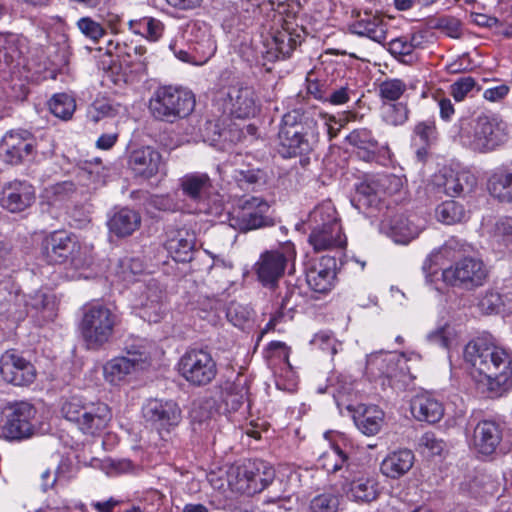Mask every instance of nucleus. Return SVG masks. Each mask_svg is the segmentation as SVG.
Segmentation results:
<instances>
[{"label":"nucleus","mask_w":512,"mask_h":512,"mask_svg":"<svg viewBox=\"0 0 512 512\" xmlns=\"http://www.w3.org/2000/svg\"><path fill=\"white\" fill-rule=\"evenodd\" d=\"M318 465L327 473H340L344 480H350L358 471V464L351 462L348 455L336 445L320 455Z\"/></svg>","instance_id":"28"},{"label":"nucleus","mask_w":512,"mask_h":512,"mask_svg":"<svg viewBox=\"0 0 512 512\" xmlns=\"http://www.w3.org/2000/svg\"><path fill=\"white\" fill-rule=\"evenodd\" d=\"M311 344L323 351H329L331 355L336 354L335 339L326 332H320L314 335Z\"/></svg>","instance_id":"64"},{"label":"nucleus","mask_w":512,"mask_h":512,"mask_svg":"<svg viewBox=\"0 0 512 512\" xmlns=\"http://www.w3.org/2000/svg\"><path fill=\"white\" fill-rule=\"evenodd\" d=\"M307 225L309 228H341L334 204L330 200L318 204L309 213Z\"/></svg>","instance_id":"42"},{"label":"nucleus","mask_w":512,"mask_h":512,"mask_svg":"<svg viewBox=\"0 0 512 512\" xmlns=\"http://www.w3.org/2000/svg\"><path fill=\"white\" fill-rule=\"evenodd\" d=\"M32 156V134L27 130H11L0 141V157L17 165Z\"/></svg>","instance_id":"19"},{"label":"nucleus","mask_w":512,"mask_h":512,"mask_svg":"<svg viewBox=\"0 0 512 512\" xmlns=\"http://www.w3.org/2000/svg\"><path fill=\"white\" fill-rule=\"evenodd\" d=\"M29 313L39 326L53 321L57 317V302L53 294L37 291L27 301Z\"/></svg>","instance_id":"33"},{"label":"nucleus","mask_w":512,"mask_h":512,"mask_svg":"<svg viewBox=\"0 0 512 512\" xmlns=\"http://www.w3.org/2000/svg\"><path fill=\"white\" fill-rule=\"evenodd\" d=\"M463 358L477 390L500 398L512 389V353L478 338L466 344Z\"/></svg>","instance_id":"1"},{"label":"nucleus","mask_w":512,"mask_h":512,"mask_svg":"<svg viewBox=\"0 0 512 512\" xmlns=\"http://www.w3.org/2000/svg\"><path fill=\"white\" fill-rule=\"evenodd\" d=\"M49 109L53 115L68 120L72 117L76 103L73 97L66 93L55 94L49 101Z\"/></svg>","instance_id":"49"},{"label":"nucleus","mask_w":512,"mask_h":512,"mask_svg":"<svg viewBox=\"0 0 512 512\" xmlns=\"http://www.w3.org/2000/svg\"><path fill=\"white\" fill-rule=\"evenodd\" d=\"M285 9L278 11V22H282L281 30H276L268 42V53L276 59L288 57L298 44L301 43V33L294 23L287 19H295L294 15L284 17Z\"/></svg>","instance_id":"18"},{"label":"nucleus","mask_w":512,"mask_h":512,"mask_svg":"<svg viewBox=\"0 0 512 512\" xmlns=\"http://www.w3.org/2000/svg\"><path fill=\"white\" fill-rule=\"evenodd\" d=\"M501 441L500 425L492 420H482L474 427L469 445L477 456L489 457L496 453Z\"/></svg>","instance_id":"20"},{"label":"nucleus","mask_w":512,"mask_h":512,"mask_svg":"<svg viewBox=\"0 0 512 512\" xmlns=\"http://www.w3.org/2000/svg\"><path fill=\"white\" fill-rule=\"evenodd\" d=\"M335 262L332 258L323 257L319 263L312 266L306 273V281L315 292L326 293L335 278Z\"/></svg>","instance_id":"35"},{"label":"nucleus","mask_w":512,"mask_h":512,"mask_svg":"<svg viewBox=\"0 0 512 512\" xmlns=\"http://www.w3.org/2000/svg\"><path fill=\"white\" fill-rule=\"evenodd\" d=\"M502 305L499 289L487 291L478 303L480 310L485 314L503 313Z\"/></svg>","instance_id":"55"},{"label":"nucleus","mask_w":512,"mask_h":512,"mask_svg":"<svg viewBox=\"0 0 512 512\" xmlns=\"http://www.w3.org/2000/svg\"><path fill=\"white\" fill-rule=\"evenodd\" d=\"M77 27L86 37L92 41H98L105 34L104 28L100 23L90 17H82L77 21Z\"/></svg>","instance_id":"57"},{"label":"nucleus","mask_w":512,"mask_h":512,"mask_svg":"<svg viewBox=\"0 0 512 512\" xmlns=\"http://www.w3.org/2000/svg\"><path fill=\"white\" fill-rule=\"evenodd\" d=\"M118 324V315L108 306L102 303L85 305L79 323V331L86 348L89 350L101 349L110 342Z\"/></svg>","instance_id":"6"},{"label":"nucleus","mask_w":512,"mask_h":512,"mask_svg":"<svg viewBox=\"0 0 512 512\" xmlns=\"http://www.w3.org/2000/svg\"><path fill=\"white\" fill-rule=\"evenodd\" d=\"M180 187L185 196L201 201L211 194L213 184L207 173L193 172L185 174L180 179Z\"/></svg>","instance_id":"37"},{"label":"nucleus","mask_w":512,"mask_h":512,"mask_svg":"<svg viewBox=\"0 0 512 512\" xmlns=\"http://www.w3.org/2000/svg\"><path fill=\"white\" fill-rule=\"evenodd\" d=\"M316 110L295 108L282 117L278 140L284 157L310 153L319 142Z\"/></svg>","instance_id":"2"},{"label":"nucleus","mask_w":512,"mask_h":512,"mask_svg":"<svg viewBox=\"0 0 512 512\" xmlns=\"http://www.w3.org/2000/svg\"><path fill=\"white\" fill-rule=\"evenodd\" d=\"M194 107V94L186 88L172 85L158 87L149 101L152 115L171 123L187 117Z\"/></svg>","instance_id":"7"},{"label":"nucleus","mask_w":512,"mask_h":512,"mask_svg":"<svg viewBox=\"0 0 512 512\" xmlns=\"http://www.w3.org/2000/svg\"><path fill=\"white\" fill-rule=\"evenodd\" d=\"M274 477V470L260 460H245L227 471V484L231 491L255 494L266 488Z\"/></svg>","instance_id":"8"},{"label":"nucleus","mask_w":512,"mask_h":512,"mask_svg":"<svg viewBox=\"0 0 512 512\" xmlns=\"http://www.w3.org/2000/svg\"><path fill=\"white\" fill-rule=\"evenodd\" d=\"M140 225L141 215L130 208L116 211L107 222L109 232L118 238L131 236L140 228Z\"/></svg>","instance_id":"36"},{"label":"nucleus","mask_w":512,"mask_h":512,"mask_svg":"<svg viewBox=\"0 0 512 512\" xmlns=\"http://www.w3.org/2000/svg\"><path fill=\"white\" fill-rule=\"evenodd\" d=\"M53 154L54 143L50 136L42 135L40 138H35L32 135V156H30V159L40 161L51 157Z\"/></svg>","instance_id":"54"},{"label":"nucleus","mask_w":512,"mask_h":512,"mask_svg":"<svg viewBox=\"0 0 512 512\" xmlns=\"http://www.w3.org/2000/svg\"><path fill=\"white\" fill-rule=\"evenodd\" d=\"M410 411L417 421L430 424L439 422L444 415L442 403L426 392L416 394L411 399Z\"/></svg>","instance_id":"29"},{"label":"nucleus","mask_w":512,"mask_h":512,"mask_svg":"<svg viewBox=\"0 0 512 512\" xmlns=\"http://www.w3.org/2000/svg\"><path fill=\"white\" fill-rule=\"evenodd\" d=\"M226 316L234 326L244 328L252 319L253 311L246 305L231 302L227 308Z\"/></svg>","instance_id":"53"},{"label":"nucleus","mask_w":512,"mask_h":512,"mask_svg":"<svg viewBox=\"0 0 512 512\" xmlns=\"http://www.w3.org/2000/svg\"><path fill=\"white\" fill-rule=\"evenodd\" d=\"M408 114L409 110L404 103H383L381 106V117L388 125H403L408 120Z\"/></svg>","instance_id":"50"},{"label":"nucleus","mask_w":512,"mask_h":512,"mask_svg":"<svg viewBox=\"0 0 512 512\" xmlns=\"http://www.w3.org/2000/svg\"><path fill=\"white\" fill-rule=\"evenodd\" d=\"M475 85L476 82L474 78L470 76L462 77L451 85V95L453 96L455 101L461 102L472 91Z\"/></svg>","instance_id":"59"},{"label":"nucleus","mask_w":512,"mask_h":512,"mask_svg":"<svg viewBox=\"0 0 512 512\" xmlns=\"http://www.w3.org/2000/svg\"><path fill=\"white\" fill-rule=\"evenodd\" d=\"M60 412L82 434L89 436H99L112 420V411L106 403L79 395L65 399Z\"/></svg>","instance_id":"4"},{"label":"nucleus","mask_w":512,"mask_h":512,"mask_svg":"<svg viewBox=\"0 0 512 512\" xmlns=\"http://www.w3.org/2000/svg\"><path fill=\"white\" fill-rule=\"evenodd\" d=\"M420 359L415 352L396 355L381 350L367 356L366 373L371 379L380 380L383 387L399 388L415 378L407 362Z\"/></svg>","instance_id":"5"},{"label":"nucleus","mask_w":512,"mask_h":512,"mask_svg":"<svg viewBox=\"0 0 512 512\" xmlns=\"http://www.w3.org/2000/svg\"><path fill=\"white\" fill-rule=\"evenodd\" d=\"M143 418L153 428L169 432L181 421V409L173 400L149 399L142 406Z\"/></svg>","instance_id":"15"},{"label":"nucleus","mask_w":512,"mask_h":512,"mask_svg":"<svg viewBox=\"0 0 512 512\" xmlns=\"http://www.w3.org/2000/svg\"><path fill=\"white\" fill-rule=\"evenodd\" d=\"M129 29L137 35H141L150 41H157L164 32L163 23L153 17H143L129 21Z\"/></svg>","instance_id":"46"},{"label":"nucleus","mask_w":512,"mask_h":512,"mask_svg":"<svg viewBox=\"0 0 512 512\" xmlns=\"http://www.w3.org/2000/svg\"><path fill=\"white\" fill-rule=\"evenodd\" d=\"M346 141L358 149V155L365 161H372L378 149V142L366 128L355 129L346 136Z\"/></svg>","instance_id":"43"},{"label":"nucleus","mask_w":512,"mask_h":512,"mask_svg":"<svg viewBox=\"0 0 512 512\" xmlns=\"http://www.w3.org/2000/svg\"><path fill=\"white\" fill-rule=\"evenodd\" d=\"M487 277V270L484 263L475 258L467 257L453 266L443 270V281L449 285H462L465 287H475L483 284Z\"/></svg>","instance_id":"16"},{"label":"nucleus","mask_w":512,"mask_h":512,"mask_svg":"<svg viewBox=\"0 0 512 512\" xmlns=\"http://www.w3.org/2000/svg\"><path fill=\"white\" fill-rule=\"evenodd\" d=\"M407 90L406 83L401 79H387L379 85V95L382 100L392 103L401 98Z\"/></svg>","instance_id":"52"},{"label":"nucleus","mask_w":512,"mask_h":512,"mask_svg":"<svg viewBox=\"0 0 512 512\" xmlns=\"http://www.w3.org/2000/svg\"><path fill=\"white\" fill-rule=\"evenodd\" d=\"M0 373L3 379L14 385H27L34 381V366L15 350H7L0 358Z\"/></svg>","instance_id":"21"},{"label":"nucleus","mask_w":512,"mask_h":512,"mask_svg":"<svg viewBox=\"0 0 512 512\" xmlns=\"http://www.w3.org/2000/svg\"><path fill=\"white\" fill-rule=\"evenodd\" d=\"M434 181L435 185L450 197H458L463 193L470 192L476 185L475 176L466 170H445L435 176Z\"/></svg>","instance_id":"26"},{"label":"nucleus","mask_w":512,"mask_h":512,"mask_svg":"<svg viewBox=\"0 0 512 512\" xmlns=\"http://www.w3.org/2000/svg\"><path fill=\"white\" fill-rule=\"evenodd\" d=\"M422 453L440 455L445 449V443L432 432L424 433L418 442Z\"/></svg>","instance_id":"56"},{"label":"nucleus","mask_w":512,"mask_h":512,"mask_svg":"<svg viewBox=\"0 0 512 512\" xmlns=\"http://www.w3.org/2000/svg\"><path fill=\"white\" fill-rule=\"evenodd\" d=\"M36 410L28 402H15L6 406L4 410L5 421L1 427L2 436L6 440H23L34 434L31 420Z\"/></svg>","instance_id":"12"},{"label":"nucleus","mask_w":512,"mask_h":512,"mask_svg":"<svg viewBox=\"0 0 512 512\" xmlns=\"http://www.w3.org/2000/svg\"><path fill=\"white\" fill-rule=\"evenodd\" d=\"M127 112L126 107L120 103L109 100H96L88 110V117L93 122H98L105 117H115Z\"/></svg>","instance_id":"47"},{"label":"nucleus","mask_w":512,"mask_h":512,"mask_svg":"<svg viewBox=\"0 0 512 512\" xmlns=\"http://www.w3.org/2000/svg\"><path fill=\"white\" fill-rule=\"evenodd\" d=\"M166 312L164 292L156 282H150L142 294L139 315L148 322H159Z\"/></svg>","instance_id":"27"},{"label":"nucleus","mask_w":512,"mask_h":512,"mask_svg":"<svg viewBox=\"0 0 512 512\" xmlns=\"http://www.w3.org/2000/svg\"><path fill=\"white\" fill-rule=\"evenodd\" d=\"M415 135L423 144H429L436 138V126L433 121L421 122L415 126Z\"/></svg>","instance_id":"63"},{"label":"nucleus","mask_w":512,"mask_h":512,"mask_svg":"<svg viewBox=\"0 0 512 512\" xmlns=\"http://www.w3.org/2000/svg\"><path fill=\"white\" fill-rule=\"evenodd\" d=\"M435 215L440 222L447 225L459 223L466 217L463 206L455 201L441 203L437 206Z\"/></svg>","instance_id":"48"},{"label":"nucleus","mask_w":512,"mask_h":512,"mask_svg":"<svg viewBox=\"0 0 512 512\" xmlns=\"http://www.w3.org/2000/svg\"><path fill=\"white\" fill-rule=\"evenodd\" d=\"M36 199L33 185L27 181L7 182L0 194V205L11 213H20L29 208Z\"/></svg>","instance_id":"22"},{"label":"nucleus","mask_w":512,"mask_h":512,"mask_svg":"<svg viewBox=\"0 0 512 512\" xmlns=\"http://www.w3.org/2000/svg\"><path fill=\"white\" fill-rule=\"evenodd\" d=\"M150 345L144 340L126 343L127 356L114 357L103 365V377L111 385L124 383L128 376L143 369L151 360Z\"/></svg>","instance_id":"9"},{"label":"nucleus","mask_w":512,"mask_h":512,"mask_svg":"<svg viewBox=\"0 0 512 512\" xmlns=\"http://www.w3.org/2000/svg\"><path fill=\"white\" fill-rule=\"evenodd\" d=\"M77 239L74 235L64 231H54L42 241V253L46 260L52 264H65L77 247Z\"/></svg>","instance_id":"23"},{"label":"nucleus","mask_w":512,"mask_h":512,"mask_svg":"<svg viewBox=\"0 0 512 512\" xmlns=\"http://www.w3.org/2000/svg\"><path fill=\"white\" fill-rule=\"evenodd\" d=\"M459 142L474 152L487 153L508 139V125L498 115L482 114L471 121H462Z\"/></svg>","instance_id":"3"},{"label":"nucleus","mask_w":512,"mask_h":512,"mask_svg":"<svg viewBox=\"0 0 512 512\" xmlns=\"http://www.w3.org/2000/svg\"><path fill=\"white\" fill-rule=\"evenodd\" d=\"M221 101L224 113L239 119L254 117L259 110L255 92L248 86L228 87Z\"/></svg>","instance_id":"17"},{"label":"nucleus","mask_w":512,"mask_h":512,"mask_svg":"<svg viewBox=\"0 0 512 512\" xmlns=\"http://www.w3.org/2000/svg\"><path fill=\"white\" fill-rule=\"evenodd\" d=\"M415 49V45L412 40H408L405 37H399L393 39L389 44V51L394 56H409Z\"/></svg>","instance_id":"62"},{"label":"nucleus","mask_w":512,"mask_h":512,"mask_svg":"<svg viewBox=\"0 0 512 512\" xmlns=\"http://www.w3.org/2000/svg\"><path fill=\"white\" fill-rule=\"evenodd\" d=\"M195 245V235L186 229H180L166 242V249L177 262H186L191 259Z\"/></svg>","instance_id":"41"},{"label":"nucleus","mask_w":512,"mask_h":512,"mask_svg":"<svg viewBox=\"0 0 512 512\" xmlns=\"http://www.w3.org/2000/svg\"><path fill=\"white\" fill-rule=\"evenodd\" d=\"M489 191L500 201L512 202V171H496L489 179Z\"/></svg>","instance_id":"44"},{"label":"nucleus","mask_w":512,"mask_h":512,"mask_svg":"<svg viewBox=\"0 0 512 512\" xmlns=\"http://www.w3.org/2000/svg\"><path fill=\"white\" fill-rule=\"evenodd\" d=\"M403 187V179L392 174L377 175L362 183L354 201L357 207L374 206L383 196L394 195Z\"/></svg>","instance_id":"14"},{"label":"nucleus","mask_w":512,"mask_h":512,"mask_svg":"<svg viewBox=\"0 0 512 512\" xmlns=\"http://www.w3.org/2000/svg\"><path fill=\"white\" fill-rule=\"evenodd\" d=\"M414 463L415 455L410 449H398L386 455L380 464V471L385 477L397 480L406 475Z\"/></svg>","instance_id":"31"},{"label":"nucleus","mask_w":512,"mask_h":512,"mask_svg":"<svg viewBox=\"0 0 512 512\" xmlns=\"http://www.w3.org/2000/svg\"><path fill=\"white\" fill-rule=\"evenodd\" d=\"M340 495L335 492H323L310 500L308 512H337Z\"/></svg>","instance_id":"51"},{"label":"nucleus","mask_w":512,"mask_h":512,"mask_svg":"<svg viewBox=\"0 0 512 512\" xmlns=\"http://www.w3.org/2000/svg\"><path fill=\"white\" fill-rule=\"evenodd\" d=\"M424 228V220L416 217L398 216L388 228V236L397 244L406 245L419 236Z\"/></svg>","instance_id":"32"},{"label":"nucleus","mask_w":512,"mask_h":512,"mask_svg":"<svg viewBox=\"0 0 512 512\" xmlns=\"http://www.w3.org/2000/svg\"><path fill=\"white\" fill-rule=\"evenodd\" d=\"M233 178L241 188H248L263 179V172L259 169H235Z\"/></svg>","instance_id":"58"},{"label":"nucleus","mask_w":512,"mask_h":512,"mask_svg":"<svg viewBox=\"0 0 512 512\" xmlns=\"http://www.w3.org/2000/svg\"><path fill=\"white\" fill-rule=\"evenodd\" d=\"M270 206L259 197H250L239 202L229 213V225L240 232H249L272 226Z\"/></svg>","instance_id":"11"},{"label":"nucleus","mask_w":512,"mask_h":512,"mask_svg":"<svg viewBox=\"0 0 512 512\" xmlns=\"http://www.w3.org/2000/svg\"><path fill=\"white\" fill-rule=\"evenodd\" d=\"M178 374L190 385L203 387L210 384L218 374L217 362L210 351L190 348L179 358Z\"/></svg>","instance_id":"10"},{"label":"nucleus","mask_w":512,"mask_h":512,"mask_svg":"<svg viewBox=\"0 0 512 512\" xmlns=\"http://www.w3.org/2000/svg\"><path fill=\"white\" fill-rule=\"evenodd\" d=\"M350 484L349 496L359 502H370L378 496V483L376 478L369 473H365L358 465V471L352 475L350 480H345Z\"/></svg>","instance_id":"34"},{"label":"nucleus","mask_w":512,"mask_h":512,"mask_svg":"<svg viewBox=\"0 0 512 512\" xmlns=\"http://www.w3.org/2000/svg\"><path fill=\"white\" fill-rule=\"evenodd\" d=\"M316 119L318 120V125L321 124L326 128L329 140L336 137L343 127V123L340 120H337L334 116L318 111H316Z\"/></svg>","instance_id":"60"},{"label":"nucleus","mask_w":512,"mask_h":512,"mask_svg":"<svg viewBox=\"0 0 512 512\" xmlns=\"http://www.w3.org/2000/svg\"><path fill=\"white\" fill-rule=\"evenodd\" d=\"M162 156L153 147L146 146L133 150L128 166L136 176L149 179L159 172Z\"/></svg>","instance_id":"25"},{"label":"nucleus","mask_w":512,"mask_h":512,"mask_svg":"<svg viewBox=\"0 0 512 512\" xmlns=\"http://www.w3.org/2000/svg\"><path fill=\"white\" fill-rule=\"evenodd\" d=\"M494 237L498 242H503L505 246L510 245V243L512 242L511 218H504L496 223Z\"/></svg>","instance_id":"61"},{"label":"nucleus","mask_w":512,"mask_h":512,"mask_svg":"<svg viewBox=\"0 0 512 512\" xmlns=\"http://www.w3.org/2000/svg\"><path fill=\"white\" fill-rule=\"evenodd\" d=\"M350 30L353 34L368 37L378 43L387 38V24L379 15L365 14L350 26Z\"/></svg>","instance_id":"40"},{"label":"nucleus","mask_w":512,"mask_h":512,"mask_svg":"<svg viewBox=\"0 0 512 512\" xmlns=\"http://www.w3.org/2000/svg\"><path fill=\"white\" fill-rule=\"evenodd\" d=\"M93 246L77 241V247L73 249L66 269L73 279H88L94 275Z\"/></svg>","instance_id":"30"},{"label":"nucleus","mask_w":512,"mask_h":512,"mask_svg":"<svg viewBox=\"0 0 512 512\" xmlns=\"http://www.w3.org/2000/svg\"><path fill=\"white\" fill-rule=\"evenodd\" d=\"M311 230L308 241L316 252L343 248L346 237L341 228H309Z\"/></svg>","instance_id":"39"},{"label":"nucleus","mask_w":512,"mask_h":512,"mask_svg":"<svg viewBox=\"0 0 512 512\" xmlns=\"http://www.w3.org/2000/svg\"><path fill=\"white\" fill-rule=\"evenodd\" d=\"M294 254V249L289 244L262 253L254 265L258 280L264 286L273 287L284 274L286 263Z\"/></svg>","instance_id":"13"},{"label":"nucleus","mask_w":512,"mask_h":512,"mask_svg":"<svg viewBox=\"0 0 512 512\" xmlns=\"http://www.w3.org/2000/svg\"><path fill=\"white\" fill-rule=\"evenodd\" d=\"M188 33L190 50L199 56L198 63H206L217 49L211 27L204 22H195L189 27Z\"/></svg>","instance_id":"24"},{"label":"nucleus","mask_w":512,"mask_h":512,"mask_svg":"<svg viewBox=\"0 0 512 512\" xmlns=\"http://www.w3.org/2000/svg\"><path fill=\"white\" fill-rule=\"evenodd\" d=\"M426 338L429 343L450 351L459 345L460 335L455 326L445 323L429 332Z\"/></svg>","instance_id":"45"},{"label":"nucleus","mask_w":512,"mask_h":512,"mask_svg":"<svg viewBox=\"0 0 512 512\" xmlns=\"http://www.w3.org/2000/svg\"><path fill=\"white\" fill-rule=\"evenodd\" d=\"M357 428L367 436L376 435L384 422V412L376 405H359L353 415Z\"/></svg>","instance_id":"38"}]
</instances>
